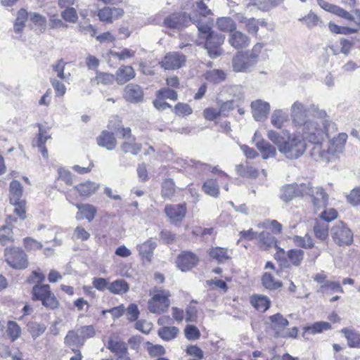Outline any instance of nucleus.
<instances>
[{
	"label": "nucleus",
	"instance_id": "f257e3e1",
	"mask_svg": "<svg viewBox=\"0 0 360 360\" xmlns=\"http://www.w3.org/2000/svg\"><path fill=\"white\" fill-rule=\"evenodd\" d=\"M290 115L293 126L300 128L306 139L312 143H319L324 133L330 134L328 117L324 110L315 107L308 108L297 101L290 107Z\"/></svg>",
	"mask_w": 360,
	"mask_h": 360
},
{
	"label": "nucleus",
	"instance_id": "f03ea898",
	"mask_svg": "<svg viewBox=\"0 0 360 360\" xmlns=\"http://www.w3.org/2000/svg\"><path fill=\"white\" fill-rule=\"evenodd\" d=\"M198 30L200 39H205V48L212 58H216L221 55V45L224 42V35L211 30L209 25L198 23Z\"/></svg>",
	"mask_w": 360,
	"mask_h": 360
},
{
	"label": "nucleus",
	"instance_id": "7ed1b4c3",
	"mask_svg": "<svg viewBox=\"0 0 360 360\" xmlns=\"http://www.w3.org/2000/svg\"><path fill=\"white\" fill-rule=\"evenodd\" d=\"M339 18L342 25H339V34H352L360 30V9L349 12L339 7Z\"/></svg>",
	"mask_w": 360,
	"mask_h": 360
},
{
	"label": "nucleus",
	"instance_id": "20e7f679",
	"mask_svg": "<svg viewBox=\"0 0 360 360\" xmlns=\"http://www.w3.org/2000/svg\"><path fill=\"white\" fill-rule=\"evenodd\" d=\"M297 193L300 196L309 195L315 209L319 210L326 205L328 195L321 186L314 187L310 183H302L297 187Z\"/></svg>",
	"mask_w": 360,
	"mask_h": 360
},
{
	"label": "nucleus",
	"instance_id": "39448f33",
	"mask_svg": "<svg viewBox=\"0 0 360 360\" xmlns=\"http://www.w3.org/2000/svg\"><path fill=\"white\" fill-rule=\"evenodd\" d=\"M33 300L41 301L43 306L50 309L58 307L59 302L47 284H36L32 290Z\"/></svg>",
	"mask_w": 360,
	"mask_h": 360
},
{
	"label": "nucleus",
	"instance_id": "423d86ee",
	"mask_svg": "<svg viewBox=\"0 0 360 360\" xmlns=\"http://www.w3.org/2000/svg\"><path fill=\"white\" fill-rule=\"evenodd\" d=\"M305 136L302 134H294L292 137L288 134V141L285 148L281 149V153L289 159H295L300 157L306 149L304 141Z\"/></svg>",
	"mask_w": 360,
	"mask_h": 360
},
{
	"label": "nucleus",
	"instance_id": "0eeeda50",
	"mask_svg": "<svg viewBox=\"0 0 360 360\" xmlns=\"http://www.w3.org/2000/svg\"><path fill=\"white\" fill-rule=\"evenodd\" d=\"M170 292L166 290L155 289L154 293L148 302V308L153 314H160L165 312L170 304Z\"/></svg>",
	"mask_w": 360,
	"mask_h": 360
},
{
	"label": "nucleus",
	"instance_id": "6e6552de",
	"mask_svg": "<svg viewBox=\"0 0 360 360\" xmlns=\"http://www.w3.org/2000/svg\"><path fill=\"white\" fill-rule=\"evenodd\" d=\"M328 126L330 130V134L328 135L326 133H324L323 135H326L330 140L327 145V148H323L320 152L321 158L326 162L335 160L338 157V143L335 124L334 123H330L328 120Z\"/></svg>",
	"mask_w": 360,
	"mask_h": 360
},
{
	"label": "nucleus",
	"instance_id": "1a4fd4ad",
	"mask_svg": "<svg viewBox=\"0 0 360 360\" xmlns=\"http://www.w3.org/2000/svg\"><path fill=\"white\" fill-rule=\"evenodd\" d=\"M6 261L13 269H25L28 266L27 256L20 248H6L5 250Z\"/></svg>",
	"mask_w": 360,
	"mask_h": 360
},
{
	"label": "nucleus",
	"instance_id": "9d476101",
	"mask_svg": "<svg viewBox=\"0 0 360 360\" xmlns=\"http://www.w3.org/2000/svg\"><path fill=\"white\" fill-rule=\"evenodd\" d=\"M191 22L195 24L197 27L198 23H200L198 19L188 15L186 13H174L167 16L164 20L165 26L175 29H181L187 27Z\"/></svg>",
	"mask_w": 360,
	"mask_h": 360
},
{
	"label": "nucleus",
	"instance_id": "9b49d317",
	"mask_svg": "<svg viewBox=\"0 0 360 360\" xmlns=\"http://www.w3.org/2000/svg\"><path fill=\"white\" fill-rule=\"evenodd\" d=\"M186 63V56L179 52L167 53L161 62L162 68L165 70H176L180 68Z\"/></svg>",
	"mask_w": 360,
	"mask_h": 360
},
{
	"label": "nucleus",
	"instance_id": "f8f14e48",
	"mask_svg": "<svg viewBox=\"0 0 360 360\" xmlns=\"http://www.w3.org/2000/svg\"><path fill=\"white\" fill-rule=\"evenodd\" d=\"M165 212L171 223L176 224L182 221L186 214V207L184 204L167 205Z\"/></svg>",
	"mask_w": 360,
	"mask_h": 360
},
{
	"label": "nucleus",
	"instance_id": "ddd939ff",
	"mask_svg": "<svg viewBox=\"0 0 360 360\" xmlns=\"http://www.w3.org/2000/svg\"><path fill=\"white\" fill-rule=\"evenodd\" d=\"M252 117L256 121H264L270 111V104L262 99H257L251 103Z\"/></svg>",
	"mask_w": 360,
	"mask_h": 360
},
{
	"label": "nucleus",
	"instance_id": "4468645a",
	"mask_svg": "<svg viewBox=\"0 0 360 360\" xmlns=\"http://www.w3.org/2000/svg\"><path fill=\"white\" fill-rule=\"evenodd\" d=\"M228 43L235 49H242L250 44V38L239 30H234L229 34Z\"/></svg>",
	"mask_w": 360,
	"mask_h": 360
},
{
	"label": "nucleus",
	"instance_id": "2eb2a0df",
	"mask_svg": "<svg viewBox=\"0 0 360 360\" xmlns=\"http://www.w3.org/2000/svg\"><path fill=\"white\" fill-rule=\"evenodd\" d=\"M198 262V259L194 254L190 252H183L178 256L176 263L177 266L182 271H186L195 266Z\"/></svg>",
	"mask_w": 360,
	"mask_h": 360
},
{
	"label": "nucleus",
	"instance_id": "dca6fc26",
	"mask_svg": "<svg viewBox=\"0 0 360 360\" xmlns=\"http://www.w3.org/2000/svg\"><path fill=\"white\" fill-rule=\"evenodd\" d=\"M123 96L127 101L138 103L143 100V92L139 85L130 83L125 86Z\"/></svg>",
	"mask_w": 360,
	"mask_h": 360
},
{
	"label": "nucleus",
	"instance_id": "f3484780",
	"mask_svg": "<svg viewBox=\"0 0 360 360\" xmlns=\"http://www.w3.org/2000/svg\"><path fill=\"white\" fill-rule=\"evenodd\" d=\"M65 344L70 347L73 352L79 350L82 346L84 345V338L79 334L78 330H70L67 333L64 339Z\"/></svg>",
	"mask_w": 360,
	"mask_h": 360
},
{
	"label": "nucleus",
	"instance_id": "a211bd4d",
	"mask_svg": "<svg viewBox=\"0 0 360 360\" xmlns=\"http://www.w3.org/2000/svg\"><path fill=\"white\" fill-rule=\"evenodd\" d=\"M209 256L219 263H224L231 258L232 250L228 248L214 247L207 250Z\"/></svg>",
	"mask_w": 360,
	"mask_h": 360
},
{
	"label": "nucleus",
	"instance_id": "6ab92c4d",
	"mask_svg": "<svg viewBox=\"0 0 360 360\" xmlns=\"http://www.w3.org/2000/svg\"><path fill=\"white\" fill-rule=\"evenodd\" d=\"M107 348L115 354L117 357L127 356V344L117 337L113 336L110 338Z\"/></svg>",
	"mask_w": 360,
	"mask_h": 360
},
{
	"label": "nucleus",
	"instance_id": "aec40b11",
	"mask_svg": "<svg viewBox=\"0 0 360 360\" xmlns=\"http://www.w3.org/2000/svg\"><path fill=\"white\" fill-rule=\"evenodd\" d=\"M136 76L134 69L130 65H122L115 72L116 82L119 84H124Z\"/></svg>",
	"mask_w": 360,
	"mask_h": 360
},
{
	"label": "nucleus",
	"instance_id": "412c9836",
	"mask_svg": "<svg viewBox=\"0 0 360 360\" xmlns=\"http://www.w3.org/2000/svg\"><path fill=\"white\" fill-rule=\"evenodd\" d=\"M75 205L79 210L76 214L77 220H81L84 217L90 222L94 219L97 210L94 205L89 204H75Z\"/></svg>",
	"mask_w": 360,
	"mask_h": 360
},
{
	"label": "nucleus",
	"instance_id": "4be33fe9",
	"mask_svg": "<svg viewBox=\"0 0 360 360\" xmlns=\"http://www.w3.org/2000/svg\"><path fill=\"white\" fill-rule=\"evenodd\" d=\"M252 65L243 52H238L233 58V68L236 72H245Z\"/></svg>",
	"mask_w": 360,
	"mask_h": 360
},
{
	"label": "nucleus",
	"instance_id": "5701e85b",
	"mask_svg": "<svg viewBox=\"0 0 360 360\" xmlns=\"http://www.w3.org/2000/svg\"><path fill=\"white\" fill-rule=\"evenodd\" d=\"M97 143L98 146L104 147L109 150H112L116 148L117 140L113 133L103 131L99 136L97 138Z\"/></svg>",
	"mask_w": 360,
	"mask_h": 360
},
{
	"label": "nucleus",
	"instance_id": "b1692460",
	"mask_svg": "<svg viewBox=\"0 0 360 360\" xmlns=\"http://www.w3.org/2000/svg\"><path fill=\"white\" fill-rule=\"evenodd\" d=\"M156 246L155 241L153 239H149L141 244L137 245L136 249L143 259L150 261Z\"/></svg>",
	"mask_w": 360,
	"mask_h": 360
},
{
	"label": "nucleus",
	"instance_id": "393cba45",
	"mask_svg": "<svg viewBox=\"0 0 360 360\" xmlns=\"http://www.w3.org/2000/svg\"><path fill=\"white\" fill-rule=\"evenodd\" d=\"M257 244L262 250H267L270 248H277V240L271 233L266 231L259 233Z\"/></svg>",
	"mask_w": 360,
	"mask_h": 360
},
{
	"label": "nucleus",
	"instance_id": "a878e982",
	"mask_svg": "<svg viewBox=\"0 0 360 360\" xmlns=\"http://www.w3.org/2000/svg\"><path fill=\"white\" fill-rule=\"evenodd\" d=\"M99 188V184H97L91 181H86L75 186L74 188L77 191L79 195L82 197H89L94 194Z\"/></svg>",
	"mask_w": 360,
	"mask_h": 360
},
{
	"label": "nucleus",
	"instance_id": "bb28decb",
	"mask_svg": "<svg viewBox=\"0 0 360 360\" xmlns=\"http://www.w3.org/2000/svg\"><path fill=\"white\" fill-rule=\"evenodd\" d=\"M353 242V233L342 221H339V245H349Z\"/></svg>",
	"mask_w": 360,
	"mask_h": 360
},
{
	"label": "nucleus",
	"instance_id": "cd10ccee",
	"mask_svg": "<svg viewBox=\"0 0 360 360\" xmlns=\"http://www.w3.org/2000/svg\"><path fill=\"white\" fill-rule=\"evenodd\" d=\"M270 120L271 124L280 129L288 121V115L282 109H276L273 111Z\"/></svg>",
	"mask_w": 360,
	"mask_h": 360
},
{
	"label": "nucleus",
	"instance_id": "c85d7f7f",
	"mask_svg": "<svg viewBox=\"0 0 360 360\" xmlns=\"http://www.w3.org/2000/svg\"><path fill=\"white\" fill-rule=\"evenodd\" d=\"M256 147L261 152L263 159L274 158L276 155V148L269 142L261 139L256 142Z\"/></svg>",
	"mask_w": 360,
	"mask_h": 360
},
{
	"label": "nucleus",
	"instance_id": "c756f323",
	"mask_svg": "<svg viewBox=\"0 0 360 360\" xmlns=\"http://www.w3.org/2000/svg\"><path fill=\"white\" fill-rule=\"evenodd\" d=\"M269 319L271 321V328L276 331L275 336H281V331L289 324L288 321L281 314L272 315Z\"/></svg>",
	"mask_w": 360,
	"mask_h": 360
},
{
	"label": "nucleus",
	"instance_id": "7c9ffc66",
	"mask_svg": "<svg viewBox=\"0 0 360 360\" xmlns=\"http://www.w3.org/2000/svg\"><path fill=\"white\" fill-rule=\"evenodd\" d=\"M216 26L219 31L229 34L236 30V23L230 17L218 18Z\"/></svg>",
	"mask_w": 360,
	"mask_h": 360
},
{
	"label": "nucleus",
	"instance_id": "2f4dec72",
	"mask_svg": "<svg viewBox=\"0 0 360 360\" xmlns=\"http://www.w3.org/2000/svg\"><path fill=\"white\" fill-rule=\"evenodd\" d=\"M250 303L257 311L264 312L269 308L271 302L266 296L255 295L251 297Z\"/></svg>",
	"mask_w": 360,
	"mask_h": 360
},
{
	"label": "nucleus",
	"instance_id": "473e14b6",
	"mask_svg": "<svg viewBox=\"0 0 360 360\" xmlns=\"http://www.w3.org/2000/svg\"><path fill=\"white\" fill-rule=\"evenodd\" d=\"M142 148V146L141 143H137L136 141V139L134 137L132 139L124 141L121 145H120V149L121 150L125 153H129L133 155H136L139 153Z\"/></svg>",
	"mask_w": 360,
	"mask_h": 360
},
{
	"label": "nucleus",
	"instance_id": "72a5a7b5",
	"mask_svg": "<svg viewBox=\"0 0 360 360\" xmlns=\"http://www.w3.org/2000/svg\"><path fill=\"white\" fill-rule=\"evenodd\" d=\"M66 65L67 63H65L63 59H60L52 65V68L57 77L65 82L69 83L71 74L70 72H65V68Z\"/></svg>",
	"mask_w": 360,
	"mask_h": 360
},
{
	"label": "nucleus",
	"instance_id": "f704fd0d",
	"mask_svg": "<svg viewBox=\"0 0 360 360\" xmlns=\"http://www.w3.org/2000/svg\"><path fill=\"white\" fill-rule=\"evenodd\" d=\"M22 186L16 180L12 181L10 184V201L11 203H18L22 200Z\"/></svg>",
	"mask_w": 360,
	"mask_h": 360
},
{
	"label": "nucleus",
	"instance_id": "c9c22d12",
	"mask_svg": "<svg viewBox=\"0 0 360 360\" xmlns=\"http://www.w3.org/2000/svg\"><path fill=\"white\" fill-rule=\"evenodd\" d=\"M129 290V284L122 279L116 280L108 285V290L113 294L123 295Z\"/></svg>",
	"mask_w": 360,
	"mask_h": 360
},
{
	"label": "nucleus",
	"instance_id": "e433bc0d",
	"mask_svg": "<svg viewBox=\"0 0 360 360\" xmlns=\"http://www.w3.org/2000/svg\"><path fill=\"white\" fill-rule=\"evenodd\" d=\"M342 333L350 347H360V333L359 332L349 328H343Z\"/></svg>",
	"mask_w": 360,
	"mask_h": 360
},
{
	"label": "nucleus",
	"instance_id": "4c0bfd02",
	"mask_svg": "<svg viewBox=\"0 0 360 360\" xmlns=\"http://www.w3.org/2000/svg\"><path fill=\"white\" fill-rule=\"evenodd\" d=\"M236 169L238 174L246 178L255 179L259 174L258 169L248 164L238 165L236 166Z\"/></svg>",
	"mask_w": 360,
	"mask_h": 360
},
{
	"label": "nucleus",
	"instance_id": "58836bf2",
	"mask_svg": "<svg viewBox=\"0 0 360 360\" xmlns=\"http://www.w3.org/2000/svg\"><path fill=\"white\" fill-rule=\"evenodd\" d=\"M210 14H211V10L208 9L207 5L200 1L197 4V10L193 17L198 19L201 25H208L206 17Z\"/></svg>",
	"mask_w": 360,
	"mask_h": 360
},
{
	"label": "nucleus",
	"instance_id": "ea45409f",
	"mask_svg": "<svg viewBox=\"0 0 360 360\" xmlns=\"http://www.w3.org/2000/svg\"><path fill=\"white\" fill-rule=\"evenodd\" d=\"M29 19L39 32H44L46 30L47 22L44 15L35 12L30 13Z\"/></svg>",
	"mask_w": 360,
	"mask_h": 360
},
{
	"label": "nucleus",
	"instance_id": "a19ab883",
	"mask_svg": "<svg viewBox=\"0 0 360 360\" xmlns=\"http://www.w3.org/2000/svg\"><path fill=\"white\" fill-rule=\"evenodd\" d=\"M29 18V13L26 10L21 8L17 13L15 22L14 23L13 30L16 33L21 32L25 25V22Z\"/></svg>",
	"mask_w": 360,
	"mask_h": 360
},
{
	"label": "nucleus",
	"instance_id": "79ce46f5",
	"mask_svg": "<svg viewBox=\"0 0 360 360\" xmlns=\"http://www.w3.org/2000/svg\"><path fill=\"white\" fill-rule=\"evenodd\" d=\"M267 137L278 147V150L281 153V149L285 148L288 138L286 139L284 136L274 130L268 131Z\"/></svg>",
	"mask_w": 360,
	"mask_h": 360
},
{
	"label": "nucleus",
	"instance_id": "37998d69",
	"mask_svg": "<svg viewBox=\"0 0 360 360\" xmlns=\"http://www.w3.org/2000/svg\"><path fill=\"white\" fill-rule=\"evenodd\" d=\"M6 334L12 342L18 339L21 335V328L13 321H9L7 323Z\"/></svg>",
	"mask_w": 360,
	"mask_h": 360
},
{
	"label": "nucleus",
	"instance_id": "c03bdc74",
	"mask_svg": "<svg viewBox=\"0 0 360 360\" xmlns=\"http://www.w3.org/2000/svg\"><path fill=\"white\" fill-rule=\"evenodd\" d=\"M179 333V328L175 326H165L158 330L159 336L167 341L175 338Z\"/></svg>",
	"mask_w": 360,
	"mask_h": 360
},
{
	"label": "nucleus",
	"instance_id": "a18cd8bd",
	"mask_svg": "<svg viewBox=\"0 0 360 360\" xmlns=\"http://www.w3.org/2000/svg\"><path fill=\"white\" fill-rule=\"evenodd\" d=\"M136 51L124 48L121 49L120 51H110L109 54L115 58H117L120 60H125L127 59H131L134 58L135 56Z\"/></svg>",
	"mask_w": 360,
	"mask_h": 360
},
{
	"label": "nucleus",
	"instance_id": "49530a36",
	"mask_svg": "<svg viewBox=\"0 0 360 360\" xmlns=\"http://www.w3.org/2000/svg\"><path fill=\"white\" fill-rule=\"evenodd\" d=\"M304 251L300 249H292L287 252L288 260L295 266H299L304 258Z\"/></svg>",
	"mask_w": 360,
	"mask_h": 360
},
{
	"label": "nucleus",
	"instance_id": "de8ad7c7",
	"mask_svg": "<svg viewBox=\"0 0 360 360\" xmlns=\"http://www.w3.org/2000/svg\"><path fill=\"white\" fill-rule=\"evenodd\" d=\"M292 240L297 246L302 248L309 249L314 247L313 239L308 233H307L304 237L295 236L292 238Z\"/></svg>",
	"mask_w": 360,
	"mask_h": 360
},
{
	"label": "nucleus",
	"instance_id": "09e8293b",
	"mask_svg": "<svg viewBox=\"0 0 360 360\" xmlns=\"http://www.w3.org/2000/svg\"><path fill=\"white\" fill-rule=\"evenodd\" d=\"M298 186H297L296 188L292 185L284 186L281 190V198L285 202H288L295 196H300V195L297 193Z\"/></svg>",
	"mask_w": 360,
	"mask_h": 360
},
{
	"label": "nucleus",
	"instance_id": "8fccbe9b",
	"mask_svg": "<svg viewBox=\"0 0 360 360\" xmlns=\"http://www.w3.org/2000/svg\"><path fill=\"white\" fill-rule=\"evenodd\" d=\"M202 189L205 193L212 197H217L219 193V186L214 179L207 180L202 186Z\"/></svg>",
	"mask_w": 360,
	"mask_h": 360
},
{
	"label": "nucleus",
	"instance_id": "3c124183",
	"mask_svg": "<svg viewBox=\"0 0 360 360\" xmlns=\"http://www.w3.org/2000/svg\"><path fill=\"white\" fill-rule=\"evenodd\" d=\"M262 281L264 288L270 290L278 289L282 285L281 282L275 281L273 276L269 273H265L262 276Z\"/></svg>",
	"mask_w": 360,
	"mask_h": 360
},
{
	"label": "nucleus",
	"instance_id": "603ef678",
	"mask_svg": "<svg viewBox=\"0 0 360 360\" xmlns=\"http://www.w3.org/2000/svg\"><path fill=\"white\" fill-rule=\"evenodd\" d=\"M331 328L330 323L326 321H318L305 328L306 331L312 335L320 333L324 330H328Z\"/></svg>",
	"mask_w": 360,
	"mask_h": 360
},
{
	"label": "nucleus",
	"instance_id": "864d4df0",
	"mask_svg": "<svg viewBox=\"0 0 360 360\" xmlns=\"http://www.w3.org/2000/svg\"><path fill=\"white\" fill-rule=\"evenodd\" d=\"M225 77V73L219 70H212L205 73V79L212 83H220Z\"/></svg>",
	"mask_w": 360,
	"mask_h": 360
},
{
	"label": "nucleus",
	"instance_id": "5fc2aeb1",
	"mask_svg": "<svg viewBox=\"0 0 360 360\" xmlns=\"http://www.w3.org/2000/svg\"><path fill=\"white\" fill-rule=\"evenodd\" d=\"M97 84H102L103 85L112 84L114 81H116L115 75L108 72H97L95 77Z\"/></svg>",
	"mask_w": 360,
	"mask_h": 360
},
{
	"label": "nucleus",
	"instance_id": "6e6d98bb",
	"mask_svg": "<svg viewBox=\"0 0 360 360\" xmlns=\"http://www.w3.org/2000/svg\"><path fill=\"white\" fill-rule=\"evenodd\" d=\"M28 331L33 338L41 335L46 330V327L43 323H39L37 322L30 323L27 325Z\"/></svg>",
	"mask_w": 360,
	"mask_h": 360
},
{
	"label": "nucleus",
	"instance_id": "4d7b16f0",
	"mask_svg": "<svg viewBox=\"0 0 360 360\" xmlns=\"http://www.w3.org/2000/svg\"><path fill=\"white\" fill-rule=\"evenodd\" d=\"M175 193V185L173 179H168L165 180L162 188V195L164 198H170Z\"/></svg>",
	"mask_w": 360,
	"mask_h": 360
},
{
	"label": "nucleus",
	"instance_id": "13d9d810",
	"mask_svg": "<svg viewBox=\"0 0 360 360\" xmlns=\"http://www.w3.org/2000/svg\"><path fill=\"white\" fill-rule=\"evenodd\" d=\"M263 49V44L257 43L252 49L250 51L245 52V53L249 58L250 61L253 65L257 62L258 57Z\"/></svg>",
	"mask_w": 360,
	"mask_h": 360
},
{
	"label": "nucleus",
	"instance_id": "bf43d9fd",
	"mask_svg": "<svg viewBox=\"0 0 360 360\" xmlns=\"http://www.w3.org/2000/svg\"><path fill=\"white\" fill-rule=\"evenodd\" d=\"M314 231L316 237L321 240H325L328 236V226L325 223H320L316 221Z\"/></svg>",
	"mask_w": 360,
	"mask_h": 360
},
{
	"label": "nucleus",
	"instance_id": "052dcab7",
	"mask_svg": "<svg viewBox=\"0 0 360 360\" xmlns=\"http://www.w3.org/2000/svg\"><path fill=\"white\" fill-rule=\"evenodd\" d=\"M13 240V232L10 226H4L0 229V243L3 245Z\"/></svg>",
	"mask_w": 360,
	"mask_h": 360
},
{
	"label": "nucleus",
	"instance_id": "680f3d73",
	"mask_svg": "<svg viewBox=\"0 0 360 360\" xmlns=\"http://www.w3.org/2000/svg\"><path fill=\"white\" fill-rule=\"evenodd\" d=\"M184 334L189 340H195L200 337L199 329L194 325H188L184 329Z\"/></svg>",
	"mask_w": 360,
	"mask_h": 360
},
{
	"label": "nucleus",
	"instance_id": "e2e57ef3",
	"mask_svg": "<svg viewBox=\"0 0 360 360\" xmlns=\"http://www.w3.org/2000/svg\"><path fill=\"white\" fill-rule=\"evenodd\" d=\"M61 13V17L67 22L75 23L78 19L76 10L72 7H65Z\"/></svg>",
	"mask_w": 360,
	"mask_h": 360
},
{
	"label": "nucleus",
	"instance_id": "0e129e2a",
	"mask_svg": "<svg viewBox=\"0 0 360 360\" xmlns=\"http://www.w3.org/2000/svg\"><path fill=\"white\" fill-rule=\"evenodd\" d=\"M50 82L55 91L56 96L62 97L65 94L66 87L62 82L56 78H51Z\"/></svg>",
	"mask_w": 360,
	"mask_h": 360
},
{
	"label": "nucleus",
	"instance_id": "69168bd1",
	"mask_svg": "<svg viewBox=\"0 0 360 360\" xmlns=\"http://www.w3.org/2000/svg\"><path fill=\"white\" fill-rule=\"evenodd\" d=\"M49 25L51 29H59L66 27L68 25L65 24L56 13H49Z\"/></svg>",
	"mask_w": 360,
	"mask_h": 360
},
{
	"label": "nucleus",
	"instance_id": "338daca9",
	"mask_svg": "<svg viewBox=\"0 0 360 360\" xmlns=\"http://www.w3.org/2000/svg\"><path fill=\"white\" fill-rule=\"evenodd\" d=\"M78 31L83 34H90L92 37H96V30L91 24L87 22H79L78 25Z\"/></svg>",
	"mask_w": 360,
	"mask_h": 360
},
{
	"label": "nucleus",
	"instance_id": "774afa93",
	"mask_svg": "<svg viewBox=\"0 0 360 360\" xmlns=\"http://www.w3.org/2000/svg\"><path fill=\"white\" fill-rule=\"evenodd\" d=\"M174 112L179 116H185L191 115L193 110L187 103H178L174 107Z\"/></svg>",
	"mask_w": 360,
	"mask_h": 360
}]
</instances>
